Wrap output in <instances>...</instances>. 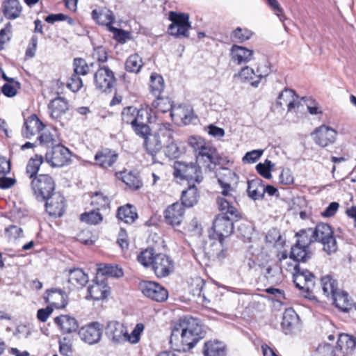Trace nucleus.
<instances>
[{
  "instance_id": "21",
  "label": "nucleus",
  "mask_w": 356,
  "mask_h": 356,
  "mask_svg": "<svg viewBox=\"0 0 356 356\" xmlns=\"http://www.w3.org/2000/svg\"><path fill=\"white\" fill-rule=\"evenodd\" d=\"M143 137L145 138L144 145L147 153L152 156L153 163L157 162L155 156L163 147V140L155 133L152 134L149 133Z\"/></svg>"
},
{
  "instance_id": "28",
  "label": "nucleus",
  "mask_w": 356,
  "mask_h": 356,
  "mask_svg": "<svg viewBox=\"0 0 356 356\" xmlns=\"http://www.w3.org/2000/svg\"><path fill=\"white\" fill-rule=\"evenodd\" d=\"M203 353L204 356H225L226 346L217 340L209 341L204 343Z\"/></svg>"
},
{
  "instance_id": "24",
  "label": "nucleus",
  "mask_w": 356,
  "mask_h": 356,
  "mask_svg": "<svg viewBox=\"0 0 356 356\" xmlns=\"http://www.w3.org/2000/svg\"><path fill=\"white\" fill-rule=\"evenodd\" d=\"M253 53L251 49L234 44L231 49L232 60L238 65L247 63L252 59Z\"/></svg>"
},
{
  "instance_id": "53",
  "label": "nucleus",
  "mask_w": 356,
  "mask_h": 356,
  "mask_svg": "<svg viewBox=\"0 0 356 356\" xmlns=\"http://www.w3.org/2000/svg\"><path fill=\"white\" fill-rule=\"evenodd\" d=\"M91 204L97 206V210L106 209L109 206V200L101 193H95L92 197Z\"/></svg>"
},
{
  "instance_id": "20",
  "label": "nucleus",
  "mask_w": 356,
  "mask_h": 356,
  "mask_svg": "<svg viewBox=\"0 0 356 356\" xmlns=\"http://www.w3.org/2000/svg\"><path fill=\"white\" fill-rule=\"evenodd\" d=\"M118 158V154L108 148L97 152L95 156L96 164L102 168L111 167L117 161Z\"/></svg>"
},
{
  "instance_id": "1",
  "label": "nucleus",
  "mask_w": 356,
  "mask_h": 356,
  "mask_svg": "<svg viewBox=\"0 0 356 356\" xmlns=\"http://www.w3.org/2000/svg\"><path fill=\"white\" fill-rule=\"evenodd\" d=\"M218 181L222 188L221 195L216 199V202L222 213L216 216L213 222V230L218 237V243H213V246L217 247L216 252H213L216 257L222 259L227 256V249L223 248V241L225 237L231 235L234 231V220L241 218V213L236 208L238 193L231 186L227 179L222 178L219 174Z\"/></svg>"
},
{
  "instance_id": "31",
  "label": "nucleus",
  "mask_w": 356,
  "mask_h": 356,
  "mask_svg": "<svg viewBox=\"0 0 356 356\" xmlns=\"http://www.w3.org/2000/svg\"><path fill=\"white\" fill-rule=\"evenodd\" d=\"M312 255L309 248L295 243L291 249L290 258L296 261L306 262Z\"/></svg>"
},
{
  "instance_id": "13",
  "label": "nucleus",
  "mask_w": 356,
  "mask_h": 356,
  "mask_svg": "<svg viewBox=\"0 0 356 356\" xmlns=\"http://www.w3.org/2000/svg\"><path fill=\"white\" fill-rule=\"evenodd\" d=\"M281 325L286 334H296L300 330V318L294 309L292 308L285 309Z\"/></svg>"
},
{
  "instance_id": "49",
  "label": "nucleus",
  "mask_w": 356,
  "mask_h": 356,
  "mask_svg": "<svg viewBox=\"0 0 356 356\" xmlns=\"http://www.w3.org/2000/svg\"><path fill=\"white\" fill-rule=\"evenodd\" d=\"M99 211L96 209L83 213L81 215L80 219L90 225H97L103 220V216Z\"/></svg>"
},
{
  "instance_id": "22",
  "label": "nucleus",
  "mask_w": 356,
  "mask_h": 356,
  "mask_svg": "<svg viewBox=\"0 0 356 356\" xmlns=\"http://www.w3.org/2000/svg\"><path fill=\"white\" fill-rule=\"evenodd\" d=\"M54 323L63 334H70L76 332L79 327L76 319L69 315H60L56 317Z\"/></svg>"
},
{
  "instance_id": "57",
  "label": "nucleus",
  "mask_w": 356,
  "mask_h": 356,
  "mask_svg": "<svg viewBox=\"0 0 356 356\" xmlns=\"http://www.w3.org/2000/svg\"><path fill=\"white\" fill-rule=\"evenodd\" d=\"M181 150L177 145V144L175 143V142H169L168 144L166 145L165 149V154L166 156L170 159H175L179 157L181 154Z\"/></svg>"
},
{
  "instance_id": "50",
  "label": "nucleus",
  "mask_w": 356,
  "mask_h": 356,
  "mask_svg": "<svg viewBox=\"0 0 356 356\" xmlns=\"http://www.w3.org/2000/svg\"><path fill=\"white\" fill-rule=\"evenodd\" d=\"M138 113V110L134 106H129L124 108L122 112V120L124 123L131 124L132 128H134L135 122L137 121L136 119V115Z\"/></svg>"
},
{
  "instance_id": "56",
  "label": "nucleus",
  "mask_w": 356,
  "mask_h": 356,
  "mask_svg": "<svg viewBox=\"0 0 356 356\" xmlns=\"http://www.w3.org/2000/svg\"><path fill=\"white\" fill-rule=\"evenodd\" d=\"M143 324L138 323L130 334H128V332H127L126 341H128L131 343H138L140 340V334L143 331Z\"/></svg>"
},
{
  "instance_id": "58",
  "label": "nucleus",
  "mask_w": 356,
  "mask_h": 356,
  "mask_svg": "<svg viewBox=\"0 0 356 356\" xmlns=\"http://www.w3.org/2000/svg\"><path fill=\"white\" fill-rule=\"evenodd\" d=\"M83 86L82 79L79 77V75L73 74L67 82V87L75 92L80 90Z\"/></svg>"
},
{
  "instance_id": "62",
  "label": "nucleus",
  "mask_w": 356,
  "mask_h": 356,
  "mask_svg": "<svg viewBox=\"0 0 356 356\" xmlns=\"http://www.w3.org/2000/svg\"><path fill=\"white\" fill-rule=\"evenodd\" d=\"M101 270L103 275H108L111 277H120L123 275L122 269L118 266L107 265Z\"/></svg>"
},
{
  "instance_id": "41",
  "label": "nucleus",
  "mask_w": 356,
  "mask_h": 356,
  "mask_svg": "<svg viewBox=\"0 0 356 356\" xmlns=\"http://www.w3.org/2000/svg\"><path fill=\"white\" fill-rule=\"evenodd\" d=\"M158 253H156L153 248H147L142 250L137 256L138 261L145 267L152 266L154 258Z\"/></svg>"
},
{
  "instance_id": "45",
  "label": "nucleus",
  "mask_w": 356,
  "mask_h": 356,
  "mask_svg": "<svg viewBox=\"0 0 356 356\" xmlns=\"http://www.w3.org/2000/svg\"><path fill=\"white\" fill-rule=\"evenodd\" d=\"M122 174L123 175L121 177L122 181L131 189L138 190L142 186L143 183L136 174L133 173L132 172H124Z\"/></svg>"
},
{
  "instance_id": "36",
  "label": "nucleus",
  "mask_w": 356,
  "mask_h": 356,
  "mask_svg": "<svg viewBox=\"0 0 356 356\" xmlns=\"http://www.w3.org/2000/svg\"><path fill=\"white\" fill-rule=\"evenodd\" d=\"M117 218L125 223L131 224L138 218V215L136 209L133 206L127 204L118 208Z\"/></svg>"
},
{
  "instance_id": "60",
  "label": "nucleus",
  "mask_w": 356,
  "mask_h": 356,
  "mask_svg": "<svg viewBox=\"0 0 356 356\" xmlns=\"http://www.w3.org/2000/svg\"><path fill=\"white\" fill-rule=\"evenodd\" d=\"M40 143L47 146L48 147H53L56 145V141L55 140L54 136L49 131L42 132L38 137Z\"/></svg>"
},
{
  "instance_id": "54",
  "label": "nucleus",
  "mask_w": 356,
  "mask_h": 356,
  "mask_svg": "<svg viewBox=\"0 0 356 356\" xmlns=\"http://www.w3.org/2000/svg\"><path fill=\"white\" fill-rule=\"evenodd\" d=\"M109 29L113 33V38L121 44H124L131 39V33L122 29L110 26Z\"/></svg>"
},
{
  "instance_id": "55",
  "label": "nucleus",
  "mask_w": 356,
  "mask_h": 356,
  "mask_svg": "<svg viewBox=\"0 0 356 356\" xmlns=\"http://www.w3.org/2000/svg\"><path fill=\"white\" fill-rule=\"evenodd\" d=\"M273 165L274 164L270 161L266 159L264 163L257 164L256 169L262 177L270 179L271 177L270 170Z\"/></svg>"
},
{
  "instance_id": "19",
  "label": "nucleus",
  "mask_w": 356,
  "mask_h": 356,
  "mask_svg": "<svg viewBox=\"0 0 356 356\" xmlns=\"http://www.w3.org/2000/svg\"><path fill=\"white\" fill-rule=\"evenodd\" d=\"M45 125L36 115H31L25 120L22 134L24 138H30L31 136L42 131Z\"/></svg>"
},
{
  "instance_id": "11",
  "label": "nucleus",
  "mask_w": 356,
  "mask_h": 356,
  "mask_svg": "<svg viewBox=\"0 0 356 356\" xmlns=\"http://www.w3.org/2000/svg\"><path fill=\"white\" fill-rule=\"evenodd\" d=\"M45 159L52 167H62L70 161V152L63 145L58 144L46 153Z\"/></svg>"
},
{
  "instance_id": "17",
  "label": "nucleus",
  "mask_w": 356,
  "mask_h": 356,
  "mask_svg": "<svg viewBox=\"0 0 356 356\" xmlns=\"http://www.w3.org/2000/svg\"><path fill=\"white\" fill-rule=\"evenodd\" d=\"M105 334L114 343H121L126 341L127 328L118 321H110L108 323Z\"/></svg>"
},
{
  "instance_id": "14",
  "label": "nucleus",
  "mask_w": 356,
  "mask_h": 356,
  "mask_svg": "<svg viewBox=\"0 0 356 356\" xmlns=\"http://www.w3.org/2000/svg\"><path fill=\"white\" fill-rule=\"evenodd\" d=\"M102 334V327L97 322H93L85 325L79 331L81 340L90 345L98 343L101 339Z\"/></svg>"
},
{
  "instance_id": "43",
  "label": "nucleus",
  "mask_w": 356,
  "mask_h": 356,
  "mask_svg": "<svg viewBox=\"0 0 356 356\" xmlns=\"http://www.w3.org/2000/svg\"><path fill=\"white\" fill-rule=\"evenodd\" d=\"M42 162V156L38 154H35L29 159L26 165V172L29 175L30 179H33L35 177L38 176L37 173Z\"/></svg>"
},
{
  "instance_id": "61",
  "label": "nucleus",
  "mask_w": 356,
  "mask_h": 356,
  "mask_svg": "<svg viewBox=\"0 0 356 356\" xmlns=\"http://www.w3.org/2000/svg\"><path fill=\"white\" fill-rule=\"evenodd\" d=\"M298 270H300V265L296 264L294 265L292 272L293 282L298 289L302 291H305V287H304V280L302 279V276H300L298 274Z\"/></svg>"
},
{
  "instance_id": "6",
  "label": "nucleus",
  "mask_w": 356,
  "mask_h": 356,
  "mask_svg": "<svg viewBox=\"0 0 356 356\" xmlns=\"http://www.w3.org/2000/svg\"><path fill=\"white\" fill-rule=\"evenodd\" d=\"M195 160L202 165L205 171H211L216 165L222 163L223 158L211 143L207 142L195 154Z\"/></svg>"
},
{
  "instance_id": "7",
  "label": "nucleus",
  "mask_w": 356,
  "mask_h": 356,
  "mask_svg": "<svg viewBox=\"0 0 356 356\" xmlns=\"http://www.w3.org/2000/svg\"><path fill=\"white\" fill-rule=\"evenodd\" d=\"M31 186L36 198L42 201H44L45 198L55 193V182L48 175L40 174L35 177Z\"/></svg>"
},
{
  "instance_id": "18",
  "label": "nucleus",
  "mask_w": 356,
  "mask_h": 356,
  "mask_svg": "<svg viewBox=\"0 0 356 356\" xmlns=\"http://www.w3.org/2000/svg\"><path fill=\"white\" fill-rule=\"evenodd\" d=\"M184 208L180 203H174L169 206L164 211L165 222L172 226H177L183 220Z\"/></svg>"
},
{
  "instance_id": "26",
  "label": "nucleus",
  "mask_w": 356,
  "mask_h": 356,
  "mask_svg": "<svg viewBox=\"0 0 356 356\" xmlns=\"http://www.w3.org/2000/svg\"><path fill=\"white\" fill-rule=\"evenodd\" d=\"M248 196L254 200H261L264 197V184L261 179L257 178L248 181Z\"/></svg>"
},
{
  "instance_id": "33",
  "label": "nucleus",
  "mask_w": 356,
  "mask_h": 356,
  "mask_svg": "<svg viewBox=\"0 0 356 356\" xmlns=\"http://www.w3.org/2000/svg\"><path fill=\"white\" fill-rule=\"evenodd\" d=\"M298 274L302 276V279L304 280V287H305V293H307L305 295V297L309 299H313L314 296L312 294L315 288V277L314 274L307 269L302 268L300 266Z\"/></svg>"
},
{
  "instance_id": "42",
  "label": "nucleus",
  "mask_w": 356,
  "mask_h": 356,
  "mask_svg": "<svg viewBox=\"0 0 356 356\" xmlns=\"http://www.w3.org/2000/svg\"><path fill=\"white\" fill-rule=\"evenodd\" d=\"M312 232V228L301 229L295 235L297 238L296 243L309 248L310 245L315 242Z\"/></svg>"
},
{
  "instance_id": "30",
  "label": "nucleus",
  "mask_w": 356,
  "mask_h": 356,
  "mask_svg": "<svg viewBox=\"0 0 356 356\" xmlns=\"http://www.w3.org/2000/svg\"><path fill=\"white\" fill-rule=\"evenodd\" d=\"M296 96L295 91L291 89H284L278 96L277 105L287 106L288 111H291L296 106Z\"/></svg>"
},
{
  "instance_id": "32",
  "label": "nucleus",
  "mask_w": 356,
  "mask_h": 356,
  "mask_svg": "<svg viewBox=\"0 0 356 356\" xmlns=\"http://www.w3.org/2000/svg\"><path fill=\"white\" fill-rule=\"evenodd\" d=\"M65 297V293L61 290L51 289L47 291V296L44 298L51 305L60 308L64 307L67 304Z\"/></svg>"
},
{
  "instance_id": "46",
  "label": "nucleus",
  "mask_w": 356,
  "mask_h": 356,
  "mask_svg": "<svg viewBox=\"0 0 356 356\" xmlns=\"http://www.w3.org/2000/svg\"><path fill=\"white\" fill-rule=\"evenodd\" d=\"M152 106L156 108L159 112L163 113L168 111L171 113L175 108L169 98L160 96L156 97V99L152 102Z\"/></svg>"
},
{
  "instance_id": "38",
  "label": "nucleus",
  "mask_w": 356,
  "mask_h": 356,
  "mask_svg": "<svg viewBox=\"0 0 356 356\" xmlns=\"http://www.w3.org/2000/svg\"><path fill=\"white\" fill-rule=\"evenodd\" d=\"M89 296L95 300L105 298L108 294V287L104 283H94L88 288Z\"/></svg>"
},
{
  "instance_id": "9",
  "label": "nucleus",
  "mask_w": 356,
  "mask_h": 356,
  "mask_svg": "<svg viewBox=\"0 0 356 356\" xmlns=\"http://www.w3.org/2000/svg\"><path fill=\"white\" fill-rule=\"evenodd\" d=\"M113 72L107 66H99L94 74V83L97 90L104 92H111L115 83Z\"/></svg>"
},
{
  "instance_id": "63",
  "label": "nucleus",
  "mask_w": 356,
  "mask_h": 356,
  "mask_svg": "<svg viewBox=\"0 0 356 356\" xmlns=\"http://www.w3.org/2000/svg\"><path fill=\"white\" fill-rule=\"evenodd\" d=\"M270 68L267 65L259 67L257 70L256 77L257 80L251 82L253 87H258L261 79L266 77L270 73Z\"/></svg>"
},
{
  "instance_id": "39",
  "label": "nucleus",
  "mask_w": 356,
  "mask_h": 356,
  "mask_svg": "<svg viewBox=\"0 0 356 356\" xmlns=\"http://www.w3.org/2000/svg\"><path fill=\"white\" fill-rule=\"evenodd\" d=\"M92 17L99 24L109 26L113 23L115 18L111 10H102L97 12L96 10L92 11Z\"/></svg>"
},
{
  "instance_id": "48",
  "label": "nucleus",
  "mask_w": 356,
  "mask_h": 356,
  "mask_svg": "<svg viewBox=\"0 0 356 356\" xmlns=\"http://www.w3.org/2000/svg\"><path fill=\"white\" fill-rule=\"evenodd\" d=\"M158 137L163 140V143H169L172 138L173 130L169 123L161 124L156 131L154 132Z\"/></svg>"
},
{
  "instance_id": "25",
  "label": "nucleus",
  "mask_w": 356,
  "mask_h": 356,
  "mask_svg": "<svg viewBox=\"0 0 356 356\" xmlns=\"http://www.w3.org/2000/svg\"><path fill=\"white\" fill-rule=\"evenodd\" d=\"M22 10V6L17 0H4L2 5V11L6 18L9 19L17 18L19 17Z\"/></svg>"
},
{
  "instance_id": "29",
  "label": "nucleus",
  "mask_w": 356,
  "mask_h": 356,
  "mask_svg": "<svg viewBox=\"0 0 356 356\" xmlns=\"http://www.w3.org/2000/svg\"><path fill=\"white\" fill-rule=\"evenodd\" d=\"M331 298L335 306L343 312H348L352 307L353 303L348 293L344 291L338 289Z\"/></svg>"
},
{
  "instance_id": "10",
  "label": "nucleus",
  "mask_w": 356,
  "mask_h": 356,
  "mask_svg": "<svg viewBox=\"0 0 356 356\" xmlns=\"http://www.w3.org/2000/svg\"><path fill=\"white\" fill-rule=\"evenodd\" d=\"M139 289L145 296L156 302H163L168 297L167 289L155 282L141 281Z\"/></svg>"
},
{
  "instance_id": "5",
  "label": "nucleus",
  "mask_w": 356,
  "mask_h": 356,
  "mask_svg": "<svg viewBox=\"0 0 356 356\" xmlns=\"http://www.w3.org/2000/svg\"><path fill=\"white\" fill-rule=\"evenodd\" d=\"M312 233L315 242L321 243L323 245V250L327 254L334 253L337 251V241L330 225L323 222L319 223L314 229H312Z\"/></svg>"
},
{
  "instance_id": "8",
  "label": "nucleus",
  "mask_w": 356,
  "mask_h": 356,
  "mask_svg": "<svg viewBox=\"0 0 356 356\" xmlns=\"http://www.w3.org/2000/svg\"><path fill=\"white\" fill-rule=\"evenodd\" d=\"M169 19L172 22L168 26L169 34L177 38L188 37V31L191 27L188 15L170 12Z\"/></svg>"
},
{
  "instance_id": "15",
  "label": "nucleus",
  "mask_w": 356,
  "mask_h": 356,
  "mask_svg": "<svg viewBox=\"0 0 356 356\" xmlns=\"http://www.w3.org/2000/svg\"><path fill=\"white\" fill-rule=\"evenodd\" d=\"M46 211L49 216L60 217L65 210V198L60 193L55 192L44 199Z\"/></svg>"
},
{
  "instance_id": "4",
  "label": "nucleus",
  "mask_w": 356,
  "mask_h": 356,
  "mask_svg": "<svg viewBox=\"0 0 356 356\" xmlns=\"http://www.w3.org/2000/svg\"><path fill=\"white\" fill-rule=\"evenodd\" d=\"M200 163L176 161L173 164V175L181 180L186 179L200 184L204 179L203 170Z\"/></svg>"
},
{
  "instance_id": "37",
  "label": "nucleus",
  "mask_w": 356,
  "mask_h": 356,
  "mask_svg": "<svg viewBox=\"0 0 356 356\" xmlns=\"http://www.w3.org/2000/svg\"><path fill=\"white\" fill-rule=\"evenodd\" d=\"M198 197L196 186L194 184L191 185L186 191H183L181 204L183 207H191L197 202Z\"/></svg>"
},
{
  "instance_id": "44",
  "label": "nucleus",
  "mask_w": 356,
  "mask_h": 356,
  "mask_svg": "<svg viewBox=\"0 0 356 356\" xmlns=\"http://www.w3.org/2000/svg\"><path fill=\"white\" fill-rule=\"evenodd\" d=\"M142 58L138 54L129 56L125 63V69L127 72L138 73L143 67Z\"/></svg>"
},
{
  "instance_id": "12",
  "label": "nucleus",
  "mask_w": 356,
  "mask_h": 356,
  "mask_svg": "<svg viewBox=\"0 0 356 356\" xmlns=\"http://www.w3.org/2000/svg\"><path fill=\"white\" fill-rule=\"evenodd\" d=\"M152 268L157 277H165L173 270V261L168 255L158 253Z\"/></svg>"
},
{
  "instance_id": "64",
  "label": "nucleus",
  "mask_w": 356,
  "mask_h": 356,
  "mask_svg": "<svg viewBox=\"0 0 356 356\" xmlns=\"http://www.w3.org/2000/svg\"><path fill=\"white\" fill-rule=\"evenodd\" d=\"M264 150L255 149L247 152L243 157V161L244 163H252L257 161L263 154Z\"/></svg>"
},
{
  "instance_id": "2",
  "label": "nucleus",
  "mask_w": 356,
  "mask_h": 356,
  "mask_svg": "<svg viewBox=\"0 0 356 356\" xmlns=\"http://www.w3.org/2000/svg\"><path fill=\"white\" fill-rule=\"evenodd\" d=\"M203 337V328L197 320L191 316H185L172 327L170 343L175 351L186 352Z\"/></svg>"
},
{
  "instance_id": "52",
  "label": "nucleus",
  "mask_w": 356,
  "mask_h": 356,
  "mask_svg": "<svg viewBox=\"0 0 356 356\" xmlns=\"http://www.w3.org/2000/svg\"><path fill=\"white\" fill-rule=\"evenodd\" d=\"M252 33L247 29L236 28L232 33L231 38L233 41L236 42H243L249 40Z\"/></svg>"
},
{
  "instance_id": "35",
  "label": "nucleus",
  "mask_w": 356,
  "mask_h": 356,
  "mask_svg": "<svg viewBox=\"0 0 356 356\" xmlns=\"http://www.w3.org/2000/svg\"><path fill=\"white\" fill-rule=\"evenodd\" d=\"M68 282L75 288H82L88 282V277L81 268L70 269Z\"/></svg>"
},
{
  "instance_id": "16",
  "label": "nucleus",
  "mask_w": 356,
  "mask_h": 356,
  "mask_svg": "<svg viewBox=\"0 0 356 356\" xmlns=\"http://www.w3.org/2000/svg\"><path fill=\"white\" fill-rule=\"evenodd\" d=\"M312 135L317 145L325 147L335 142L337 131L329 127L323 125L316 128Z\"/></svg>"
},
{
  "instance_id": "34",
  "label": "nucleus",
  "mask_w": 356,
  "mask_h": 356,
  "mask_svg": "<svg viewBox=\"0 0 356 356\" xmlns=\"http://www.w3.org/2000/svg\"><path fill=\"white\" fill-rule=\"evenodd\" d=\"M170 116L172 120L175 117L177 120H181L184 124H187L193 118V111L189 106H179L173 108Z\"/></svg>"
},
{
  "instance_id": "51",
  "label": "nucleus",
  "mask_w": 356,
  "mask_h": 356,
  "mask_svg": "<svg viewBox=\"0 0 356 356\" xmlns=\"http://www.w3.org/2000/svg\"><path fill=\"white\" fill-rule=\"evenodd\" d=\"M91 63L90 66H92ZM74 73L77 75H86L90 70V65L87 64L86 60L81 58H76L73 61Z\"/></svg>"
},
{
  "instance_id": "47",
  "label": "nucleus",
  "mask_w": 356,
  "mask_h": 356,
  "mask_svg": "<svg viewBox=\"0 0 356 356\" xmlns=\"http://www.w3.org/2000/svg\"><path fill=\"white\" fill-rule=\"evenodd\" d=\"M164 89V81L163 77L156 73L150 76V90L152 93L158 97Z\"/></svg>"
},
{
  "instance_id": "40",
  "label": "nucleus",
  "mask_w": 356,
  "mask_h": 356,
  "mask_svg": "<svg viewBox=\"0 0 356 356\" xmlns=\"http://www.w3.org/2000/svg\"><path fill=\"white\" fill-rule=\"evenodd\" d=\"M321 282L323 293L326 297H331L339 289L337 281L330 275L323 277Z\"/></svg>"
},
{
  "instance_id": "59",
  "label": "nucleus",
  "mask_w": 356,
  "mask_h": 356,
  "mask_svg": "<svg viewBox=\"0 0 356 356\" xmlns=\"http://www.w3.org/2000/svg\"><path fill=\"white\" fill-rule=\"evenodd\" d=\"M206 141L204 138L200 136H193L188 138V145L193 149L195 154L205 145Z\"/></svg>"
},
{
  "instance_id": "27",
  "label": "nucleus",
  "mask_w": 356,
  "mask_h": 356,
  "mask_svg": "<svg viewBox=\"0 0 356 356\" xmlns=\"http://www.w3.org/2000/svg\"><path fill=\"white\" fill-rule=\"evenodd\" d=\"M137 120L134 124V130L136 134L140 136H145L149 134L150 129L147 125L148 113L145 110H138V113L136 115Z\"/></svg>"
},
{
  "instance_id": "3",
  "label": "nucleus",
  "mask_w": 356,
  "mask_h": 356,
  "mask_svg": "<svg viewBox=\"0 0 356 356\" xmlns=\"http://www.w3.org/2000/svg\"><path fill=\"white\" fill-rule=\"evenodd\" d=\"M355 347L356 338L341 334L335 346L328 343L319 345L316 349V356H343L345 354H350Z\"/></svg>"
},
{
  "instance_id": "23",
  "label": "nucleus",
  "mask_w": 356,
  "mask_h": 356,
  "mask_svg": "<svg viewBox=\"0 0 356 356\" xmlns=\"http://www.w3.org/2000/svg\"><path fill=\"white\" fill-rule=\"evenodd\" d=\"M50 117L56 120L64 115L68 110V103L65 98L58 97L50 102L48 105Z\"/></svg>"
}]
</instances>
